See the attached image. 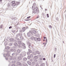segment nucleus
Returning <instances> with one entry per match:
<instances>
[{
    "label": "nucleus",
    "mask_w": 66,
    "mask_h": 66,
    "mask_svg": "<svg viewBox=\"0 0 66 66\" xmlns=\"http://www.w3.org/2000/svg\"><path fill=\"white\" fill-rule=\"evenodd\" d=\"M30 17H31V16H29V17H27V18L28 19L29 18H30Z\"/></svg>",
    "instance_id": "nucleus-43"
},
{
    "label": "nucleus",
    "mask_w": 66,
    "mask_h": 66,
    "mask_svg": "<svg viewBox=\"0 0 66 66\" xmlns=\"http://www.w3.org/2000/svg\"><path fill=\"white\" fill-rule=\"evenodd\" d=\"M34 37H31V38L30 39L31 40H33L34 39Z\"/></svg>",
    "instance_id": "nucleus-22"
},
{
    "label": "nucleus",
    "mask_w": 66,
    "mask_h": 66,
    "mask_svg": "<svg viewBox=\"0 0 66 66\" xmlns=\"http://www.w3.org/2000/svg\"><path fill=\"white\" fill-rule=\"evenodd\" d=\"M21 37H20V38H21Z\"/></svg>",
    "instance_id": "nucleus-61"
},
{
    "label": "nucleus",
    "mask_w": 66,
    "mask_h": 66,
    "mask_svg": "<svg viewBox=\"0 0 66 66\" xmlns=\"http://www.w3.org/2000/svg\"><path fill=\"white\" fill-rule=\"evenodd\" d=\"M30 46H31V43H29V45H28V47H29V48H30Z\"/></svg>",
    "instance_id": "nucleus-18"
},
{
    "label": "nucleus",
    "mask_w": 66,
    "mask_h": 66,
    "mask_svg": "<svg viewBox=\"0 0 66 66\" xmlns=\"http://www.w3.org/2000/svg\"><path fill=\"white\" fill-rule=\"evenodd\" d=\"M22 46H24V45H25L24 43H23V44H22Z\"/></svg>",
    "instance_id": "nucleus-45"
},
{
    "label": "nucleus",
    "mask_w": 66,
    "mask_h": 66,
    "mask_svg": "<svg viewBox=\"0 0 66 66\" xmlns=\"http://www.w3.org/2000/svg\"><path fill=\"white\" fill-rule=\"evenodd\" d=\"M14 46H18V44H17L16 43H14Z\"/></svg>",
    "instance_id": "nucleus-15"
},
{
    "label": "nucleus",
    "mask_w": 66,
    "mask_h": 66,
    "mask_svg": "<svg viewBox=\"0 0 66 66\" xmlns=\"http://www.w3.org/2000/svg\"><path fill=\"white\" fill-rule=\"evenodd\" d=\"M3 25H2L1 26V29H2V28H3Z\"/></svg>",
    "instance_id": "nucleus-37"
},
{
    "label": "nucleus",
    "mask_w": 66,
    "mask_h": 66,
    "mask_svg": "<svg viewBox=\"0 0 66 66\" xmlns=\"http://www.w3.org/2000/svg\"><path fill=\"white\" fill-rule=\"evenodd\" d=\"M44 39H46V37H44Z\"/></svg>",
    "instance_id": "nucleus-53"
},
{
    "label": "nucleus",
    "mask_w": 66,
    "mask_h": 66,
    "mask_svg": "<svg viewBox=\"0 0 66 66\" xmlns=\"http://www.w3.org/2000/svg\"><path fill=\"white\" fill-rule=\"evenodd\" d=\"M12 28V26H10L9 27V29H10L11 28Z\"/></svg>",
    "instance_id": "nucleus-42"
},
{
    "label": "nucleus",
    "mask_w": 66,
    "mask_h": 66,
    "mask_svg": "<svg viewBox=\"0 0 66 66\" xmlns=\"http://www.w3.org/2000/svg\"><path fill=\"white\" fill-rule=\"evenodd\" d=\"M29 32L31 34H32V32L34 34L36 33V31L35 30H33L32 29H30L29 30Z\"/></svg>",
    "instance_id": "nucleus-1"
},
{
    "label": "nucleus",
    "mask_w": 66,
    "mask_h": 66,
    "mask_svg": "<svg viewBox=\"0 0 66 66\" xmlns=\"http://www.w3.org/2000/svg\"><path fill=\"white\" fill-rule=\"evenodd\" d=\"M10 60H12V58H10Z\"/></svg>",
    "instance_id": "nucleus-56"
},
{
    "label": "nucleus",
    "mask_w": 66,
    "mask_h": 66,
    "mask_svg": "<svg viewBox=\"0 0 66 66\" xmlns=\"http://www.w3.org/2000/svg\"><path fill=\"white\" fill-rule=\"evenodd\" d=\"M5 59H6V60H7V59H6V58H5Z\"/></svg>",
    "instance_id": "nucleus-58"
},
{
    "label": "nucleus",
    "mask_w": 66,
    "mask_h": 66,
    "mask_svg": "<svg viewBox=\"0 0 66 66\" xmlns=\"http://www.w3.org/2000/svg\"><path fill=\"white\" fill-rule=\"evenodd\" d=\"M7 6L8 7V9H12V7L11 6V5H10V4H8Z\"/></svg>",
    "instance_id": "nucleus-4"
},
{
    "label": "nucleus",
    "mask_w": 66,
    "mask_h": 66,
    "mask_svg": "<svg viewBox=\"0 0 66 66\" xmlns=\"http://www.w3.org/2000/svg\"><path fill=\"white\" fill-rule=\"evenodd\" d=\"M23 66H26V64H23Z\"/></svg>",
    "instance_id": "nucleus-40"
},
{
    "label": "nucleus",
    "mask_w": 66,
    "mask_h": 66,
    "mask_svg": "<svg viewBox=\"0 0 66 66\" xmlns=\"http://www.w3.org/2000/svg\"><path fill=\"white\" fill-rule=\"evenodd\" d=\"M46 42L47 43V38L46 39Z\"/></svg>",
    "instance_id": "nucleus-49"
},
{
    "label": "nucleus",
    "mask_w": 66,
    "mask_h": 66,
    "mask_svg": "<svg viewBox=\"0 0 66 66\" xmlns=\"http://www.w3.org/2000/svg\"><path fill=\"white\" fill-rule=\"evenodd\" d=\"M16 3L15 4H12V6H13V7H14L15 6H16Z\"/></svg>",
    "instance_id": "nucleus-5"
},
{
    "label": "nucleus",
    "mask_w": 66,
    "mask_h": 66,
    "mask_svg": "<svg viewBox=\"0 0 66 66\" xmlns=\"http://www.w3.org/2000/svg\"><path fill=\"white\" fill-rule=\"evenodd\" d=\"M36 53H37V54H40V52H39L37 51H36Z\"/></svg>",
    "instance_id": "nucleus-10"
},
{
    "label": "nucleus",
    "mask_w": 66,
    "mask_h": 66,
    "mask_svg": "<svg viewBox=\"0 0 66 66\" xmlns=\"http://www.w3.org/2000/svg\"><path fill=\"white\" fill-rule=\"evenodd\" d=\"M41 66H45V64L44 63H42L41 64Z\"/></svg>",
    "instance_id": "nucleus-26"
},
{
    "label": "nucleus",
    "mask_w": 66,
    "mask_h": 66,
    "mask_svg": "<svg viewBox=\"0 0 66 66\" xmlns=\"http://www.w3.org/2000/svg\"><path fill=\"white\" fill-rule=\"evenodd\" d=\"M34 10V11H33V12L34 13H37H37H38L39 12V11L38 10H37V9L36 8Z\"/></svg>",
    "instance_id": "nucleus-2"
},
{
    "label": "nucleus",
    "mask_w": 66,
    "mask_h": 66,
    "mask_svg": "<svg viewBox=\"0 0 66 66\" xmlns=\"http://www.w3.org/2000/svg\"><path fill=\"white\" fill-rule=\"evenodd\" d=\"M43 41H45V40H43Z\"/></svg>",
    "instance_id": "nucleus-64"
},
{
    "label": "nucleus",
    "mask_w": 66,
    "mask_h": 66,
    "mask_svg": "<svg viewBox=\"0 0 66 66\" xmlns=\"http://www.w3.org/2000/svg\"><path fill=\"white\" fill-rule=\"evenodd\" d=\"M37 40H38V41H40V39L39 38H37Z\"/></svg>",
    "instance_id": "nucleus-33"
},
{
    "label": "nucleus",
    "mask_w": 66,
    "mask_h": 66,
    "mask_svg": "<svg viewBox=\"0 0 66 66\" xmlns=\"http://www.w3.org/2000/svg\"><path fill=\"white\" fill-rule=\"evenodd\" d=\"M18 58L19 60H21V58H22V57H18Z\"/></svg>",
    "instance_id": "nucleus-14"
},
{
    "label": "nucleus",
    "mask_w": 66,
    "mask_h": 66,
    "mask_svg": "<svg viewBox=\"0 0 66 66\" xmlns=\"http://www.w3.org/2000/svg\"><path fill=\"white\" fill-rule=\"evenodd\" d=\"M20 62H17V64L18 65H20Z\"/></svg>",
    "instance_id": "nucleus-25"
},
{
    "label": "nucleus",
    "mask_w": 66,
    "mask_h": 66,
    "mask_svg": "<svg viewBox=\"0 0 66 66\" xmlns=\"http://www.w3.org/2000/svg\"><path fill=\"white\" fill-rule=\"evenodd\" d=\"M25 20L26 21H29V20Z\"/></svg>",
    "instance_id": "nucleus-57"
},
{
    "label": "nucleus",
    "mask_w": 66,
    "mask_h": 66,
    "mask_svg": "<svg viewBox=\"0 0 66 66\" xmlns=\"http://www.w3.org/2000/svg\"><path fill=\"white\" fill-rule=\"evenodd\" d=\"M11 66H15V64H12Z\"/></svg>",
    "instance_id": "nucleus-46"
},
{
    "label": "nucleus",
    "mask_w": 66,
    "mask_h": 66,
    "mask_svg": "<svg viewBox=\"0 0 66 66\" xmlns=\"http://www.w3.org/2000/svg\"><path fill=\"white\" fill-rule=\"evenodd\" d=\"M20 3H19V2H18L16 3V5H18V4H19Z\"/></svg>",
    "instance_id": "nucleus-17"
},
{
    "label": "nucleus",
    "mask_w": 66,
    "mask_h": 66,
    "mask_svg": "<svg viewBox=\"0 0 66 66\" xmlns=\"http://www.w3.org/2000/svg\"><path fill=\"white\" fill-rule=\"evenodd\" d=\"M19 48H22V47L21 45L19 46Z\"/></svg>",
    "instance_id": "nucleus-30"
},
{
    "label": "nucleus",
    "mask_w": 66,
    "mask_h": 66,
    "mask_svg": "<svg viewBox=\"0 0 66 66\" xmlns=\"http://www.w3.org/2000/svg\"><path fill=\"white\" fill-rule=\"evenodd\" d=\"M22 33L18 34L16 35V37H19V36H22Z\"/></svg>",
    "instance_id": "nucleus-3"
},
{
    "label": "nucleus",
    "mask_w": 66,
    "mask_h": 66,
    "mask_svg": "<svg viewBox=\"0 0 66 66\" xmlns=\"http://www.w3.org/2000/svg\"><path fill=\"white\" fill-rule=\"evenodd\" d=\"M27 36L28 37H30V36H31V34H30V32H28L27 33Z\"/></svg>",
    "instance_id": "nucleus-6"
},
{
    "label": "nucleus",
    "mask_w": 66,
    "mask_h": 66,
    "mask_svg": "<svg viewBox=\"0 0 66 66\" xmlns=\"http://www.w3.org/2000/svg\"><path fill=\"white\" fill-rule=\"evenodd\" d=\"M30 56H28V59H30Z\"/></svg>",
    "instance_id": "nucleus-35"
},
{
    "label": "nucleus",
    "mask_w": 66,
    "mask_h": 66,
    "mask_svg": "<svg viewBox=\"0 0 66 66\" xmlns=\"http://www.w3.org/2000/svg\"><path fill=\"white\" fill-rule=\"evenodd\" d=\"M35 62H37V60H36V59H35Z\"/></svg>",
    "instance_id": "nucleus-47"
},
{
    "label": "nucleus",
    "mask_w": 66,
    "mask_h": 66,
    "mask_svg": "<svg viewBox=\"0 0 66 66\" xmlns=\"http://www.w3.org/2000/svg\"><path fill=\"white\" fill-rule=\"evenodd\" d=\"M29 52H30V53H31L32 52V51H31V50H29Z\"/></svg>",
    "instance_id": "nucleus-32"
},
{
    "label": "nucleus",
    "mask_w": 66,
    "mask_h": 66,
    "mask_svg": "<svg viewBox=\"0 0 66 66\" xmlns=\"http://www.w3.org/2000/svg\"><path fill=\"white\" fill-rule=\"evenodd\" d=\"M23 60L24 61H27V59L26 58H23Z\"/></svg>",
    "instance_id": "nucleus-16"
},
{
    "label": "nucleus",
    "mask_w": 66,
    "mask_h": 66,
    "mask_svg": "<svg viewBox=\"0 0 66 66\" xmlns=\"http://www.w3.org/2000/svg\"><path fill=\"white\" fill-rule=\"evenodd\" d=\"M12 19L13 20H14H14H15V19H14V18H12Z\"/></svg>",
    "instance_id": "nucleus-54"
},
{
    "label": "nucleus",
    "mask_w": 66,
    "mask_h": 66,
    "mask_svg": "<svg viewBox=\"0 0 66 66\" xmlns=\"http://www.w3.org/2000/svg\"><path fill=\"white\" fill-rule=\"evenodd\" d=\"M0 2H2V0H0Z\"/></svg>",
    "instance_id": "nucleus-55"
},
{
    "label": "nucleus",
    "mask_w": 66,
    "mask_h": 66,
    "mask_svg": "<svg viewBox=\"0 0 66 66\" xmlns=\"http://www.w3.org/2000/svg\"><path fill=\"white\" fill-rule=\"evenodd\" d=\"M25 30H26V29H25V27H23L22 28V31L23 32H24V31H25Z\"/></svg>",
    "instance_id": "nucleus-8"
},
{
    "label": "nucleus",
    "mask_w": 66,
    "mask_h": 66,
    "mask_svg": "<svg viewBox=\"0 0 66 66\" xmlns=\"http://www.w3.org/2000/svg\"><path fill=\"white\" fill-rule=\"evenodd\" d=\"M36 9H37V7H36V6H35V7Z\"/></svg>",
    "instance_id": "nucleus-51"
},
{
    "label": "nucleus",
    "mask_w": 66,
    "mask_h": 66,
    "mask_svg": "<svg viewBox=\"0 0 66 66\" xmlns=\"http://www.w3.org/2000/svg\"><path fill=\"white\" fill-rule=\"evenodd\" d=\"M13 63H15V61H14V62H13Z\"/></svg>",
    "instance_id": "nucleus-59"
},
{
    "label": "nucleus",
    "mask_w": 66,
    "mask_h": 66,
    "mask_svg": "<svg viewBox=\"0 0 66 66\" xmlns=\"http://www.w3.org/2000/svg\"><path fill=\"white\" fill-rule=\"evenodd\" d=\"M27 53L28 55H29V54H30V53L29 52H28Z\"/></svg>",
    "instance_id": "nucleus-36"
},
{
    "label": "nucleus",
    "mask_w": 66,
    "mask_h": 66,
    "mask_svg": "<svg viewBox=\"0 0 66 66\" xmlns=\"http://www.w3.org/2000/svg\"><path fill=\"white\" fill-rule=\"evenodd\" d=\"M54 58H55V54H54Z\"/></svg>",
    "instance_id": "nucleus-44"
},
{
    "label": "nucleus",
    "mask_w": 66,
    "mask_h": 66,
    "mask_svg": "<svg viewBox=\"0 0 66 66\" xmlns=\"http://www.w3.org/2000/svg\"><path fill=\"white\" fill-rule=\"evenodd\" d=\"M7 56V55H6L5 54H4V57H6V56Z\"/></svg>",
    "instance_id": "nucleus-24"
},
{
    "label": "nucleus",
    "mask_w": 66,
    "mask_h": 66,
    "mask_svg": "<svg viewBox=\"0 0 66 66\" xmlns=\"http://www.w3.org/2000/svg\"><path fill=\"white\" fill-rule=\"evenodd\" d=\"M46 64L47 65H48V62H46Z\"/></svg>",
    "instance_id": "nucleus-50"
},
{
    "label": "nucleus",
    "mask_w": 66,
    "mask_h": 66,
    "mask_svg": "<svg viewBox=\"0 0 66 66\" xmlns=\"http://www.w3.org/2000/svg\"><path fill=\"white\" fill-rule=\"evenodd\" d=\"M45 11H47V9H45Z\"/></svg>",
    "instance_id": "nucleus-60"
},
{
    "label": "nucleus",
    "mask_w": 66,
    "mask_h": 66,
    "mask_svg": "<svg viewBox=\"0 0 66 66\" xmlns=\"http://www.w3.org/2000/svg\"><path fill=\"white\" fill-rule=\"evenodd\" d=\"M17 51L18 53H20V50H17Z\"/></svg>",
    "instance_id": "nucleus-23"
},
{
    "label": "nucleus",
    "mask_w": 66,
    "mask_h": 66,
    "mask_svg": "<svg viewBox=\"0 0 66 66\" xmlns=\"http://www.w3.org/2000/svg\"><path fill=\"white\" fill-rule=\"evenodd\" d=\"M27 63L29 65H31V62H30L29 61H28L27 62Z\"/></svg>",
    "instance_id": "nucleus-9"
},
{
    "label": "nucleus",
    "mask_w": 66,
    "mask_h": 66,
    "mask_svg": "<svg viewBox=\"0 0 66 66\" xmlns=\"http://www.w3.org/2000/svg\"><path fill=\"white\" fill-rule=\"evenodd\" d=\"M49 27L51 29H52V26L51 25H49Z\"/></svg>",
    "instance_id": "nucleus-31"
},
{
    "label": "nucleus",
    "mask_w": 66,
    "mask_h": 66,
    "mask_svg": "<svg viewBox=\"0 0 66 66\" xmlns=\"http://www.w3.org/2000/svg\"><path fill=\"white\" fill-rule=\"evenodd\" d=\"M32 50L33 51H34V52H35V49H33Z\"/></svg>",
    "instance_id": "nucleus-41"
},
{
    "label": "nucleus",
    "mask_w": 66,
    "mask_h": 66,
    "mask_svg": "<svg viewBox=\"0 0 66 66\" xmlns=\"http://www.w3.org/2000/svg\"><path fill=\"white\" fill-rule=\"evenodd\" d=\"M34 58L35 59H38V57L36 56H34Z\"/></svg>",
    "instance_id": "nucleus-11"
},
{
    "label": "nucleus",
    "mask_w": 66,
    "mask_h": 66,
    "mask_svg": "<svg viewBox=\"0 0 66 66\" xmlns=\"http://www.w3.org/2000/svg\"><path fill=\"white\" fill-rule=\"evenodd\" d=\"M30 57H33V55L31 54L30 55Z\"/></svg>",
    "instance_id": "nucleus-29"
},
{
    "label": "nucleus",
    "mask_w": 66,
    "mask_h": 66,
    "mask_svg": "<svg viewBox=\"0 0 66 66\" xmlns=\"http://www.w3.org/2000/svg\"><path fill=\"white\" fill-rule=\"evenodd\" d=\"M5 48L6 50H8V49H10V47H9L7 46Z\"/></svg>",
    "instance_id": "nucleus-13"
},
{
    "label": "nucleus",
    "mask_w": 66,
    "mask_h": 66,
    "mask_svg": "<svg viewBox=\"0 0 66 66\" xmlns=\"http://www.w3.org/2000/svg\"><path fill=\"white\" fill-rule=\"evenodd\" d=\"M18 44H19V45H21V41H18Z\"/></svg>",
    "instance_id": "nucleus-12"
},
{
    "label": "nucleus",
    "mask_w": 66,
    "mask_h": 66,
    "mask_svg": "<svg viewBox=\"0 0 66 66\" xmlns=\"http://www.w3.org/2000/svg\"><path fill=\"white\" fill-rule=\"evenodd\" d=\"M47 18H48L49 17V14H47Z\"/></svg>",
    "instance_id": "nucleus-34"
},
{
    "label": "nucleus",
    "mask_w": 66,
    "mask_h": 66,
    "mask_svg": "<svg viewBox=\"0 0 66 66\" xmlns=\"http://www.w3.org/2000/svg\"><path fill=\"white\" fill-rule=\"evenodd\" d=\"M43 60H46V59H45V58H44L43 59Z\"/></svg>",
    "instance_id": "nucleus-48"
},
{
    "label": "nucleus",
    "mask_w": 66,
    "mask_h": 66,
    "mask_svg": "<svg viewBox=\"0 0 66 66\" xmlns=\"http://www.w3.org/2000/svg\"><path fill=\"white\" fill-rule=\"evenodd\" d=\"M36 9V8H35V5H34L32 7V10H34V9Z\"/></svg>",
    "instance_id": "nucleus-7"
},
{
    "label": "nucleus",
    "mask_w": 66,
    "mask_h": 66,
    "mask_svg": "<svg viewBox=\"0 0 66 66\" xmlns=\"http://www.w3.org/2000/svg\"><path fill=\"white\" fill-rule=\"evenodd\" d=\"M12 56H14L15 55V53H13L12 54Z\"/></svg>",
    "instance_id": "nucleus-28"
},
{
    "label": "nucleus",
    "mask_w": 66,
    "mask_h": 66,
    "mask_svg": "<svg viewBox=\"0 0 66 66\" xmlns=\"http://www.w3.org/2000/svg\"><path fill=\"white\" fill-rule=\"evenodd\" d=\"M31 61H32V59H31Z\"/></svg>",
    "instance_id": "nucleus-63"
},
{
    "label": "nucleus",
    "mask_w": 66,
    "mask_h": 66,
    "mask_svg": "<svg viewBox=\"0 0 66 66\" xmlns=\"http://www.w3.org/2000/svg\"><path fill=\"white\" fill-rule=\"evenodd\" d=\"M15 3V2L14 1H12L11 2V3L12 4H14Z\"/></svg>",
    "instance_id": "nucleus-21"
},
{
    "label": "nucleus",
    "mask_w": 66,
    "mask_h": 66,
    "mask_svg": "<svg viewBox=\"0 0 66 66\" xmlns=\"http://www.w3.org/2000/svg\"><path fill=\"white\" fill-rule=\"evenodd\" d=\"M40 60H41V61H42L43 59H42V58L41 57L40 58Z\"/></svg>",
    "instance_id": "nucleus-38"
},
{
    "label": "nucleus",
    "mask_w": 66,
    "mask_h": 66,
    "mask_svg": "<svg viewBox=\"0 0 66 66\" xmlns=\"http://www.w3.org/2000/svg\"><path fill=\"white\" fill-rule=\"evenodd\" d=\"M39 62L40 63V64H42V61H39Z\"/></svg>",
    "instance_id": "nucleus-39"
},
{
    "label": "nucleus",
    "mask_w": 66,
    "mask_h": 66,
    "mask_svg": "<svg viewBox=\"0 0 66 66\" xmlns=\"http://www.w3.org/2000/svg\"><path fill=\"white\" fill-rule=\"evenodd\" d=\"M39 18V16H38L37 17V18Z\"/></svg>",
    "instance_id": "nucleus-52"
},
{
    "label": "nucleus",
    "mask_w": 66,
    "mask_h": 66,
    "mask_svg": "<svg viewBox=\"0 0 66 66\" xmlns=\"http://www.w3.org/2000/svg\"><path fill=\"white\" fill-rule=\"evenodd\" d=\"M34 39L35 40V41L37 40V38L36 37H35L34 38Z\"/></svg>",
    "instance_id": "nucleus-20"
},
{
    "label": "nucleus",
    "mask_w": 66,
    "mask_h": 66,
    "mask_svg": "<svg viewBox=\"0 0 66 66\" xmlns=\"http://www.w3.org/2000/svg\"><path fill=\"white\" fill-rule=\"evenodd\" d=\"M23 48L24 49H26V47L25 46H23Z\"/></svg>",
    "instance_id": "nucleus-27"
},
{
    "label": "nucleus",
    "mask_w": 66,
    "mask_h": 66,
    "mask_svg": "<svg viewBox=\"0 0 66 66\" xmlns=\"http://www.w3.org/2000/svg\"><path fill=\"white\" fill-rule=\"evenodd\" d=\"M10 41H13V40H14V39L12 38H11L10 39Z\"/></svg>",
    "instance_id": "nucleus-19"
},
{
    "label": "nucleus",
    "mask_w": 66,
    "mask_h": 66,
    "mask_svg": "<svg viewBox=\"0 0 66 66\" xmlns=\"http://www.w3.org/2000/svg\"><path fill=\"white\" fill-rule=\"evenodd\" d=\"M26 54H25V55H24V56H26Z\"/></svg>",
    "instance_id": "nucleus-62"
}]
</instances>
